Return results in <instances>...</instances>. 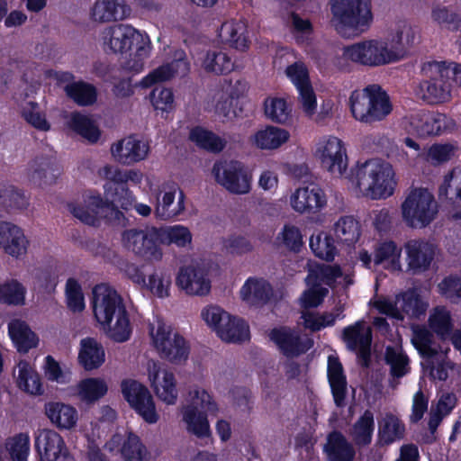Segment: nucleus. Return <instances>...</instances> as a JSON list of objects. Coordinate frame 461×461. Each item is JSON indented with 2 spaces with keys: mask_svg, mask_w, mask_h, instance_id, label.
Segmentation results:
<instances>
[{
  "mask_svg": "<svg viewBox=\"0 0 461 461\" xmlns=\"http://www.w3.org/2000/svg\"><path fill=\"white\" fill-rule=\"evenodd\" d=\"M82 197L81 203H69L68 210L79 221L90 225L95 224L100 218L120 222L123 214L115 207V203L123 210H130L136 202L133 193L125 186H118V193L109 199L93 190L86 191Z\"/></svg>",
  "mask_w": 461,
  "mask_h": 461,
  "instance_id": "obj_1",
  "label": "nucleus"
},
{
  "mask_svg": "<svg viewBox=\"0 0 461 461\" xmlns=\"http://www.w3.org/2000/svg\"><path fill=\"white\" fill-rule=\"evenodd\" d=\"M396 186V173L390 162L375 158L357 164L354 186L357 194L384 200L394 194Z\"/></svg>",
  "mask_w": 461,
  "mask_h": 461,
  "instance_id": "obj_2",
  "label": "nucleus"
},
{
  "mask_svg": "<svg viewBox=\"0 0 461 461\" xmlns=\"http://www.w3.org/2000/svg\"><path fill=\"white\" fill-rule=\"evenodd\" d=\"M219 405L203 387L193 386L187 393L185 402L179 408L181 421L187 433L198 438H209L212 430L208 415H216Z\"/></svg>",
  "mask_w": 461,
  "mask_h": 461,
  "instance_id": "obj_3",
  "label": "nucleus"
},
{
  "mask_svg": "<svg viewBox=\"0 0 461 461\" xmlns=\"http://www.w3.org/2000/svg\"><path fill=\"white\" fill-rule=\"evenodd\" d=\"M376 68L399 62L385 38H372L345 46L333 60L339 71H348L349 63Z\"/></svg>",
  "mask_w": 461,
  "mask_h": 461,
  "instance_id": "obj_4",
  "label": "nucleus"
},
{
  "mask_svg": "<svg viewBox=\"0 0 461 461\" xmlns=\"http://www.w3.org/2000/svg\"><path fill=\"white\" fill-rule=\"evenodd\" d=\"M330 23L346 38L367 30L373 21L370 0H330Z\"/></svg>",
  "mask_w": 461,
  "mask_h": 461,
  "instance_id": "obj_5",
  "label": "nucleus"
},
{
  "mask_svg": "<svg viewBox=\"0 0 461 461\" xmlns=\"http://www.w3.org/2000/svg\"><path fill=\"white\" fill-rule=\"evenodd\" d=\"M148 334L150 345L161 358L174 365L187 360L190 352L188 342L161 317L153 316L149 321Z\"/></svg>",
  "mask_w": 461,
  "mask_h": 461,
  "instance_id": "obj_6",
  "label": "nucleus"
},
{
  "mask_svg": "<svg viewBox=\"0 0 461 461\" xmlns=\"http://www.w3.org/2000/svg\"><path fill=\"white\" fill-rule=\"evenodd\" d=\"M349 105L353 117L365 123L381 122L393 111L388 95L375 85L353 91Z\"/></svg>",
  "mask_w": 461,
  "mask_h": 461,
  "instance_id": "obj_7",
  "label": "nucleus"
},
{
  "mask_svg": "<svg viewBox=\"0 0 461 461\" xmlns=\"http://www.w3.org/2000/svg\"><path fill=\"white\" fill-rule=\"evenodd\" d=\"M309 274L306 277L308 289L300 298L301 306L304 309L318 307L328 294L322 284L330 285L333 283L348 286L353 283L349 275H343L337 266L320 265L316 262L308 264Z\"/></svg>",
  "mask_w": 461,
  "mask_h": 461,
  "instance_id": "obj_8",
  "label": "nucleus"
},
{
  "mask_svg": "<svg viewBox=\"0 0 461 461\" xmlns=\"http://www.w3.org/2000/svg\"><path fill=\"white\" fill-rule=\"evenodd\" d=\"M438 214V204L428 189L414 188L405 196L401 204L403 223L412 230L429 227Z\"/></svg>",
  "mask_w": 461,
  "mask_h": 461,
  "instance_id": "obj_9",
  "label": "nucleus"
},
{
  "mask_svg": "<svg viewBox=\"0 0 461 461\" xmlns=\"http://www.w3.org/2000/svg\"><path fill=\"white\" fill-rule=\"evenodd\" d=\"M412 333L411 342L424 358L421 362L423 368H429V375L433 379L446 380L448 370L454 367L450 362L444 361L449 350L448 344L443 342L437 345L432 341V334L424 327L414 326Z\"/></svg>",
  "mask_w": 461,
  "mask_h": 461,
  "instance_id": "obj_10",
  "label": "nucleus"
},
{
  "mask_svg": "<svg viewBox=\"0 0 461 461\" xmlns=\"http://www.w3.org/2000/svg\"><path fill=\"white\" fill-rule=\"evenodd\" d=\"M218 270V265L211 260H196L179 267L176 276V285L189 296H206L210 294L212 282L210 273Z\"/></svg>",
  "mask_w": 461,
  "mask_h": 461,
  "instance_id": "obj_11",
  "label": "nucleus"
},
{
  "mask_svg": "<svg viewBox=\"0 0 461 461\" xmlns=\"http://www.w3.org/2000/svg\"><path fill=\"white\" fill-rule=\"evenodd\" d=\"M312 157L330 175L340 177L348 167V157L345 142L335 135L318 138L312 147Z\"/></svg>",
  "mask_w": 461,
  "mask_h": 461,
  "instance_id": "obj_12",
  "label": "nucleus"
},
{
  "mask_svg": "<svg viewBox=\"0 0 461 461\" xmlns=\"http://www.w3.org/2000/svg\"><path fill=\"white\" fill-rule=\"evenodd\" d=\"M145 268L144 264L127 262L122 267V271L129 280L154 297H169L172 288L171 275L163 269L156 268L146 276Z\"/></svg>",
  "mask_w": 461,
  "mask_h": 461,
  "instance_id": "obj_13",
  "label": "nucleus"
},
{
  "mask_svg": "<svg viewBox=\"0 0 461 461\" xmlns=\"http://www.w3.org/2000/svg\"><path fill=\"white\" fill-rule=\"evenodd\" d=\"M215 181L234 194H247L252 189L253 173L238 160L219 161L212 170Z\"/></svg>",
  "mask_w": 461,
  "mask_h": 461,
  "instance_id": "obj_14",
  "label": "nucleus"
},
{
  "mask_svg": "<svg viewBox=\"0 0 461 461\" xmlns=\"http://www.w3.org/2000/svg\"><path fill=\"white\" fill-rule=\"evenodd\" d=\"M145 375L156 397L167 405L178 400L177 380L175 373L163 363L149 359L144 366Z\"/></svg>",
  "mask_w": 461,
  "mask_h": 461,
  "instance_id": "obj_15",
  "label": "nucleus"
},
{
  "mask_svg": "<svg viewBox=\"0 0 461 461\" xmlns=\"http://www.w3.org/2000/svg\"><path fill=\"white\" fill-rule=\"evenodd\" d=\"M153 179L147 178L149 186L143 192L156 199L155 214L161 219L176 216L185 211V195L177 185L165 182L154 186Z\"/></svg>",
  "mask_w": 461,
  "mask_h": 461,
  "instance_id": "obj_16",
  "label": "nucleus"
},
{
  "mask_svg": "<svg viewBox=\"0 0 461 461\" xmlns=\"http://www.w3.org/2000/svg\"><path fill=\"white\" fill-rule=\"evenodd\" d=\"M374 307L382 314L397 321L406 316L418 318L424 314L428 303L417 295L414 291H408L395 297L379 298L373 302Z\"/></svg>",
  "mask_w": 461,
  "mask_h": 461,
  "instance_id": "obj_17",
  "label": "nucleus"
},
{
  "mask_svg": "<svg viewBox=\"0 0 461 461\" xmlns=\"http://www.w3.org/2000/svg\"><path fill=\"white\" fill-rule=\"evenodd\" d=\"M122 393L132 408L146 422L154 424L159 420L156 403L148 387L135 379H125L121 384Z\"/></svg>",
  "mask_w": 461,
  "mask_h": 461,
  "instance_id": "obj_18",
  "label": "nucleus"
},
{
  "mask_svg": "<svg viewBox=\"0 0 461 461\" xmlns=\"http://www.w3.org/2000/svg\"><path fill=\"white\" fill-rule=\"evenodd\" d=\"M37 461H75L63 437L50 428L39 429L34 433Z\"/></svg>",
  "mask_w": 461,
  "mask_h": 461,
  "instance_id": "obj_19",
  "label": "nucleus"
},
{
  "mask_svg": "<svg viewBox=\"0 0 461 461\" xmlns=\"http://www.w3.org/2000/svg\"><path fill=\"white\" fill-rule=\"evenodd\" d=\"M406 132L418 136L437 135L454 127V122L445 114L416 112L402 121Z\"/></svg>",
  "mask_w": 461,
  "mask_h": 461,
  "instance_id": "obj_20",
  "label": "nucleus"
},
{
  "mask_svg": "<svg viewBox=\"0 0 461 461\" xmlns=\"http://www.w3.org/2000/svg\"><path fill=\"white\" fill-rule=\"evenodd\" d=\"M104 447L112 453H120L124 461H149V455L140 438L127 429L114 433Z\"/></svg>",
  "mask_w": 461,
  "mask_h": 461,
  "instance_id": "obj_21",
  "label": "nucleus"
},
{
  "mask_svg": "<svg viewBox=\"0 0 461 461\" xmlns=\"http://www.w3.org/2000/svg\"><path fill=\"white\" fill-rule=\"evenodd\" d=\"M92 309L98 323L125 309L122 298L107 284L95 285L92 291Z\"/></svg>",
  "mask_w": 461,
  "mask_h": 461,
  "instance_id": "obj_22",
  "label": "nucleus"
},
{
  "mask_svg": "<svg viewBox=\"0 0 461 461\" xmlns=\"http://www.w3.org/2000/svg\"><path fill=\"white\" fill-rule=\"evenodd\" d=\"M447 64L444 61H428L423 64L421 73L424 79L415 89V95L429 103L447 102L451 97V81L450 77L445 76H429L425 72L428 65Z\"/></svg>",
  "mask_w": 461,
  "mask_h": 461,
  "instance_id": "obj_23",
  "label": "nucleus"
},
{
  "mask_svg": "<svg viewBox=\"0 0 461 461\" xmlns=\"http://www.w3.org/2000/svg\"><path fill=\"white\" fill-rule=\"evenodd\" d=\"M150 151L148 140L130 135L113 142L110 148L113 159L118 164L130 166L145 160Z\"/></svg>",
  "mask_w": 461,
  "mask_h": 461,
  "instance_id": "obj_24",
  "label": "nucleus"
},
{
  "mask_svg": "<svg viewBox=\"0 0 461 461\" xmlns=\"http://www.w3.org/2000/svg\"><path fill=\"white\" fill-rule=\"evenodd\" d=\"M145 33L131 25L121 23L105 28L100 35V41L104 51L123 53Z\"/></svg>",
  "mask_w": 461,
  "mask_h": 461,
  "instance_id": "obj_25",
  "label": "nucleus"
},
{
  "mask_svg": "<svg viewBox=\"0 0 461 461\" xmlns=\"http://www.w3.org/2000/svg\"><path fill=\"white\" fill-rule=\"evenodd\" d=\"M292 209L300 214H313L321 212L327 205L324 191L314 184L297 187L290 195Z\"/></svg>",
  "mask_w": 461,
  "mask_h": 461,
  "instance_id": "obj_26",
  "label": "nucleus"
},
{
  "mask_svg": "<svg viewBox=\"0 0 461 461\" xmlns=\"http://www.w3.org/2000/svg\"><path fill=\"white\" fill-rule=\"evenodd\" d=\"M96 175L104 181V195L107 199L118 193V185L131 183L137 185L144 178V174L140 169H121L109 164L100 167Z\"/></svg>",
  "mask_w": 461,
  "mask_h": 461,
  "instance_id": "obj_27",
  "label": "nucleus"
},
{
  "mask_svg": "<svg viewBox=\"0 0 461 461\" xmlns=\"http://www.w3.org/2000/svg\"><path fill=\"white\" fill-rule=\"evenodd\" d=\"M46 77L53 79L57 84L68 83L64 86L65 92L68 97L79 105H91L95 103L97 98L96 89L94 86L85 82H73V75L69 72L47 70Z\"/></svg>",
  "mask_w": 461,
  "mask_h": 461,
  "instance_id": "obj_28",
  "label": "nucleus"
},
{
  "mask_svg": "<svg viewBox=\"0 0 461 461\" xmlns=\"http://www.w3.org/2000/svg\"><path fill=\"white\" fill-rule=\"evenodd\" d=\"M385 39L390 42V48L400 61L407 56L409 50L416 43L418 30L411 22L400 20L392 25Z\"/></svg>",
  "mask_w": 461,
  "mask_h": 461,
  "instance_id": "obj_29",
  "label": "nucleus"
},
{
  "mask_svg": "<svg viewBox=\"0 0 461 461\" xmlns=\"http://www.w3.org/2000/svg\"><path fill=\"white\" fill-rule=\"evenodd\" d=\"M269 338L287 357L298 356L312 346L310 338L301 336L297 331L285 327L273 329L269 333Z\"/></svg>",
  "mask_w": 461,
  "mask_h": 461,
  "instance_id": "obj_30",
  "label": "nucleus"
},
{
  "mask_svg": "<svg viewBox=\"0 0 461 461\" xmlns=\"http://www.w3.org/2000/svg\"><path fill=\"white\" fill-rule=\"evenodd\" d=\"M201 318L222 340H235L246 335L245 327L241 326L237 333L230 330V315L219 306H205L201 312Z\"/></svg>",
  "mask_w": 461,
  "mask_h": 461,
  "instance_id": "obj_31",
  "label": "nucleus"
},
{
  "mask_svg": "<svg viewBox=\"0 0 461 461\" xmlns=\"http://www.w3.org/2000/svg\"><path fill=\"white\" fill-rule=\"evenodd\" d=\"M44 414L50 423L59 430H73L79 421V413L72 404L50 401L44 404Z\"/></svg>",
  "mask_w": 461,
  "mask_h": 461,
  "instance_id": "obj_32",
  "label": "nucleus"
},
{
  "mask_svg": "<svg viewBox=\"0 0 461 461\" xmlns=\"http://www.w3.org/2000/svg\"><path fill=\"white\" fill-rule=\"evenodd\" d=\"M29 240L23 230L9 221H0V248L12 258H21L27 253Z\"/></svg>",
  "mask_w": 461,
  "mask_h": 461,
  "instance_id": "obj_33",
  "label": "nucleus"
},
{
  "mask_svg": "<svg viewBox=\"0 0 461 461\" xmlns=\"http://www.w3.org/2000/svg\"><path fill=\"white\" fill-rule=\"evenodd\" d=\"M189 64L182 51L176 53V59L170 62L163 64L146 75L140 82L139 86L144 88L150 87L156 84L168 81L175 77H182L188 73Z\"/></svg>",
  "mask_w": 461,
  "mask_h": 461,
  "instance_id": "obj_34",
  "label": "nucleus"
},
{
  "mask_svg": "<svg viewBox=\"0 0 461 461\" xmlns=\"http://www.w3.org/2000/svg\"><path fill=\"white\" fill-rule=\"evenodd\" d=\"M405 252L408 267L415 272L427 270L438 254L433 244L423 240H412L406 243Z\"/></svg>",
  "mask_w": 461,
  "mask_h": 461,
  "instance_id": "obj_35",
  "label": "nucleus"
},
{
  "mask_svg": "<svg viewBox=\"0 0 461 461\" xmlns=\"http://www.w3.org/2000/svg\"><path fill=\"white\" fill-rule=\"evenodd\" d=\"M291 134L288 130L276 125H264L250 135V145L261 150H276L286 144Z\"/></svg>",
  "mask_w": 461,
  "mask_h": 461,
  "instance_id": "obj_36",
  "label": "nucleus"
},
{
  "mask_svg": "<svg viewBox=\"0 0 461 461\" xmlns=\"http://www.w3.org/2000/svg\"><path fill=\"white\" fill-rule=\"evenodd\" d=\"M13 378L16 387L32 396L43 394L41 378L35 366L26 360H20L13 370Z\"/></svg>",
  "mask_w": 461,
  "mask_h": 461,
  "instance_id": "obj_37",
  "label": "nucleus"
},
{
  "mask_svg": "<svg viewBox=\"0 0 461 461\" xmlns=\"http://www.w3.org/2000/svg\"><path fill=\"white\" fill-rule=\"evenodd\" d=\"M343 336L348 347L355 351L366 366L372 340L370 327L365 321H358L354 325L345 328Z\"/></svg>",
  "mask_w": 461,
  "mask_h": 461,
  "instance_id": "obj_38",
  "label": "nucleus"
},
{
  "mask_svg": "<svg viewBox=\"0 0 461 461\" xmlns=\"http://www.w3.org/2000/svg\"><path fill=\"white\" fill-rule=\"evenodd\" d=\"M103 344L95 338L81 339L77 348V363L85 371L99 369L105 362Z\"/></svg>",
  "mask_w": 461,
  "mask_h": 461,
  "instance_id": "obj_39",
  "label": "nucleus"
},
{
  "mask_svg": "<svg viewBox=\"0 0 461 461\" xmlns=\"http://www.w3.org/2000/svg\"><path fill=\"white\" fill-rule=\"evenodd\" d=\"M131 13L124 0H98L93 6L92 17L96 22L106 23L127 19Z\"/></svg>",
  "mask_w": 461,
  "mask_h": 461,
  "instance_id": "obj_40",
  "label": "nucleus"
},
{
  "mask_svg": "<svg viewBox=\"0 0 461 461\" xmlns=\"http://www.w3.org/2000/svg\"><path fill=\"white\" fill-rule=\"evenodd\" d=\"M271 294V286L264 278L249 277L240 290V297L250 307H258L267 303Z\"/></svg>",
  "mask_w": 461,
  "mask_h": 461,
  "instance_id": "obj_41",
  "label": "nucleus"
},
{
  "mask_svg": "<svg viewBox=\"0 0 461 461\" xmlns=\"http://www.w3.org/2000/svg\"><path fill=\"white\" fill-rule=\"evenodd\" d=\"M108 384L102 377H86L81 379L74 388L75 396L83 403L95 404L108 393Z\"/></svg>",
  "mask_w": 461,
  "mask_h": 461,
  "instance_id": "obj_42",
  "label": "nucleus"
},
{
  "mask_svg": "<svg viewBox=\"0 0 461 461\" xmlns=\"http://www.w3.org/2000/svg\"><path fill=\"white\" fill-rule=\"evenodd\" d=\"M327 374L335 403L338 406L344 405L348 384L343 366L335 355H330L328 357Z\"/></svg>",
  "mask_w": 461,
  "mask_h": 461,
  "instance_id": "obj_43",
  "label": "nucleus"
},
{
  "mask_svg": "<svg viewBox=\"0 0 461 461\" xmlns=\"http://www.w3.org/2000/svg\"><path fill=\"white\" fill-rule=\"evenodd\" d=\"M8 334L20 353H27L39 345V338L35 332L23 321L13 320L8 324Z\"/></svg>",
  "mask_w": 461,
  "mask_h": 461,
  "instance_id": "obj_44",
  "label": "nucleus"
},
{
  "mask_svg": "<svg viewBox=\"0 0 461 461\" xmlns=\"http://www.w3.org/2000/svg\"><path fill=\"white\" fill-rule=\"evenodd\" d=\"M98 324L104 333L116 342L127 341L131 335L132 329L126 308Z\"/></svg>",
  "mask_w": 461,
  "mask_h": 461,
  "instance_id": "obj_45",
  "label": "nucleus"
},
{
  "mask_svg": "<svg viewBox=\"0 0 461 461\" xmlns=\"http://www.w3.org/2000/svg\"><path fill=\"white\" fill-rule=\"evenodd\" d=\"M402 249L393 241L385 240L376 245L374 251V265L383 266L391 271L401 270Z\"/></svg>",
  "mask_w": 461,
  "mask_h": 461,
  "instance_id": "obj_46",
  "label": "nucleus"
},
{
  "mask_svg": "<svg viewBox=\"0 0 461 461\" xmlns=\"http://www.w3.org/2000/svg\"><path fill=\"white\" fill-rule=\"evenodd\" d=\"M263 113L267 120L278 124H285L292 116V105L285 97L270 95L263 102Z\"/></svg>",
  "mask_w": 461,
  "mask_h": 461,
  "instance_id": "obj_47",
  "label": "nucleus"
},
{
  "mask_svg": "<svg viewBox=\"0 0 461 461\" xmlns=\"http://www.w3.org/2000/svg\"><path fill=\"white\" fill-rule=\"evenodd\" d=\"M130 50L131 52L123 63V68L130 72L140 73L144 68L152 50L149 35L145 33Z\"/></svg>",
  "mask_w": 461,
  "mask_h": 461,
  "instance_id": "obj_48",
  "label": "nucleus"
},
{
  "mask_svg": "<svg viewBox=\"0 0 461 461\" xmlns=\"http://www.w3.org/2000/svg\"><path fill=\"white\" fill-rule=\"evenodd\" d=\"M246 26L240 21H228L224 23L220 31L219 37L222 42L229 43L238 50L244 51L249 48L245 36Z\"/></svg>",
  "mask_w": 461,
  "mask_h": 461,
  "instance_id": "obj_49",
  "label": "nucleus"
},
{
  "mask_svg": "<svg viewBox=\"0 0 461 461\" xmlns=\"http://www.w3.org/2000/svg\"><path fill=\"white\" fill-rule=\"evenodd\" d=\"M201 67L207 73L223 75L231 72L235 63L225 51L211 50L204 55Z\"/></svg>",
  "mask_w": 461,
  "mask_h": 461,
  "instance_id": "obj_50",
  "label": "nucleus"
},
{
  "mask_svg": "<svg viewBox=\"0 0 461 461\" xmlns=\"http://www.w3.org/2000/svg\"><path fill=\"white\" fill-rule=\"evenodd\" d=\"M310 248L319 258L332 261L338 254L335 241L330 233L318 231L310 238Z\"/></svg>",
  "mask_w": 461,
  "mask_h": 461,
  "instance_id": "obj_51",
  "label": "nucleus"
},
{
  "mask_svg": "<svg viewBox=\"0 0 461 461\" xmlns=\"http://www.w3.org/2000/svg\"><path fill=\"white\" fill-rule=\"evenodd\" d=\"M324 451L330 461H352L354 456L352 447L338 432L330 434Z\"/></svg>",
  "mask_w": 461,
  "mask_h": 461,
  "instance_id": "obj_52",
  "label": "nucleus"
},
{
  "mask_svg": "<svg viewBox=\"0 0 461 461\" xmlns=\"http://www.w3.org/2000/svg\"><path fill=\"white\" fill-rule=\"evenodd\" d=\"M404 425L393 413H385L379 421V438L384 444L401 439L404 435Z\"/></svg>",
  "mask_w": 461,
  "mask_h": 461,
  "instance_id": "obj_53",
  "label": "nucleus"
},
{
  "mask_svg": "<svg viewBox=\"0 0 461 461\" xmlns=\"http://www.w3.org/2000/svg\"><path fill=\"white\" fill-rule=\"evenodd\" d=\"M68 124L71 129L90 142H96L101 137V131L95 122L87 115L71 113Z\"/></svg>",
  "mask_w": 461,
  "mask_h": 461,
  "instance_id": "obj_54",
  "label": "nucleus"
},
{
  "mask_svg": "<svg viewBox=\"0 0 461 461\" xmlns=\"http://www.w3.org/2000/svg\"><path fill=\"white\" fill-rule=\"evenodd\" d=\"M429 326L432 331L441 337L442 343L453 328V319L450 311L445 306L433 308L429 315Z\"/></svg>",
  "mask_w": 461,
  "mask_h": 461,
  "instance_id": "obj_55",
  "label": "nucleus"
},
{
  "mask_svg": "<svg viewBox=\"0 0 461 461\" xmlns=\"http://www.w3.org/2000/svg\"><path fill=\"white\" fill-rule=\"evenodd\" d=\"M334 232L339 242L351 246L360 237V225L354 217L343 216L336 221Z\"/></svg>",
  "mask_w": 461,
  "mask_h": 461,
  "instance_id": "obj_56",
  "label": "nucleus"
},
{
  "mask_svg": "<svg viewBox=\"0 0 461 461\" xmlns=\"http://www.w3.org/2000/svg\"><path fill=\"white\" fill-rule=\"evenodd\" d=\"M160 244H163L160 228H146L141 258L149 262L161 261L163 251Z\"/></svg>",
  "mask_w": 461,
  "mask_h": 461,
  "instance_id": "obj_57",
  "label": "nucleus"
},
{
  "mask_svg": "<svg viewBox=\"0 0 461 461\" xmlns=\"http://www.w3.org/2000/svg\"><path fill=\"white\" fill-rule=\"evenodd\" d=\"M5 449L12 461H28L31 438L28 432H20L5 440Z\"/></svg>",
  "mask_w": 461,
  "mask_h": 461,
  "instance_id": "obj_58",
  "label": "nucleus"
},
{
  "mask_svg": "<svg viewBox=\"0 0 461 461\" xmlns=\"http://www.w3.org/2000/svg\"><path fill=\"white\" fill-rule=\"evenodd\" d=\"M375 430V419L371 411H366L354 423L350 436L357 445H367L371 442Z\"/></svg>",
  "mask_w": 461,
  "mask_h": 461,
  "instance_id": "obj_59",
  "label": "nucleus"
},
{
  "mask_svg": "<svg viewBox=\"0 0 461 461\" xmlns=\"http://www.w3.org/2000/svg\"><path fill=\"white\" fill-rule=\"evenodd\" d=\"M149 100L157 114L167 115L175 109V96L172 89L158 86L152 89Z\"/></svg>",
  "mask_w": 461,
  "mask_h": 461,
  "instance_id": "obj_60",
  "label": "nucleus"
},
{
  "mask_svg": "<svg viewBox=\"0 0 461 461\" xmlns=\"http://www.w3.org/2000/svg\"><path fill=\"white\" fill-rule=\"evenodd\" d=\"M343 308H338L334 312L318 314L310 312H303L302 319L303 326L312 331H317L326 327L334 325L338 319L342 318Z\"/></svg>",
  "mask_w": 461,
  "mask_h": 461,
  "instance_id": "obj_61",
  "label": "nucleus"
},
{
  "mask_svg": "<svg viewBox=\"0 0 461 461\" xmlns=\"http://www.w3.org/2000/svg\"><path fill=\"white\" fill-rule=\"evenodd\" d=\"M276 242L279 247L298 252L303 245V234L297 226L286 223L277 233Z\"/></svg>",
  "mask_w": 461,
  "mask_h": 461,
  "instance_id": "obj_62",
  "label": "nucleus"
},
{
  "mask_svg": "<svg viewBox=\"0 0 461 461\" xmlns=\"http://www.w3.org/2000/svg\"><path fill=\"white\" fill-rule=\"evenodd\" d=\"M160 230L163 244H174L178 248L189 247L192 244L193 235L185 226L177 224L160 228Z\"/></svg>",
  "mask_w": 461,
  "mask_h": 461,
  "instance_id": "obj_63",
  "label": "nucleus"
},
{
  "mask_svg": "<svg viewBox=\"0 0 461 461\" xmlns=\"http://www.w3.org/2000/svg\"><path fill=\"white\" fill-rule=\"evenodd\" d=\"M25 294L26 288L17 280L12 279L0 284V303L23 305Z\"/></svg>",
  "mask_w": 461,
  "mask_h": 461,
  "instance_id": "obj_64",
  "label": "nucleus"
}]
</instances>
